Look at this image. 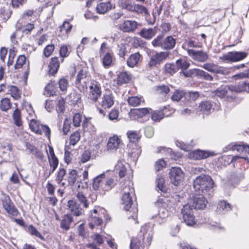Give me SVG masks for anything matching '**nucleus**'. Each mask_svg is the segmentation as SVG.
Segmentation results:
<instances>
[{
  "label": "nucleus",
  "mask_w": 249,
  "mask_h": 249,
  "mask_svg": "<svg viewBox=\"0 0 249 249\" xmlns=\"http://www.w3.org/2000/svg\"><path fill=\"white\" fill-rule=\"evenodd\" d=\"M73 219L70 214L65 215L61 222L60 227L65 230H68L70 229V225Z\"/></svg>",
  "instance_id": "29"
},
{
  "label": "nucleus",
  "mask_w": 249,
  "mask_h": 249,
  "mask_svg": "<svg viewBox=\"0 0 249 249\" xmlns=\"http://www.w3.org/2000/svg\"><path fill=\"white\" fill-rule=\"evenodd\" d=\"M176 143L178 147L185 151H190L192 147V146L189 144H186L182 142H179L178 141H176Z\"/></svg>",
  "instance_id": "62"
},
{
  "label": "nucleus",
  "mask_w": 249,
  "mask_h": 249,
  "mask_svg": "<svg viewBox=\"0 0 249 249\" xmlns=\"http://www.w3.org/2000/svg\"><path fill=\"white\" fill-rule=\"evenodd\" d=\"M102 62L105 68H108L112 63V56L109 53H106L103 57Z\"/></svg>",
  "instance_id": "44"
},
{
  "label": "nucleus",
  "mask_w": 249,
  "mask_h": 249,
  "mask_svg": "<svg viewBox=\"0 0 249 249\" xmlns=\"http://www.w3.org/2000/svg\"><path fill=\"white\" fill-rule=\"evenodd\" d=\"M112 7V4L110 1L100 2L97 5L96 10L98 13L104 14L111 10Z\"/></svg>",
  "instance_id": "17"
},
{
  "label": "nucleus",
  "mask_w": 249,
  "mask_h": 249,
  "mask_svg": "<svg viewBox=\"0 0 249 249\" xmlns=\"http://www.w3.org/2000/svg\"><path fill=\"white\" fill-rule=\"evenodd\" d=\"M127 135L129 141L132 142H137L140 138L139 132L137 131H129Z\"/></svg>",
  "instance_id": "46"
},
{
  "label": "nucleus",
  "mask_w": 249,
  "mask_h": 249,
  "mask_svg": "<svg viewBox=\"0 0 249 249\" xmlns=\"http://www.w3.org/2000/svg\"><path fill=\"white\" fill-rule=\"evenodd\" d=\"M66 174V171L64 168H59L55 179L56 182L59 184L60 183Z\"/></svg>",
  "instance_id": "60"
},
{
  "label": "nucleus",
  "mask_w": 249,
  "mask_h": 249,
  "mask_svg": "<svg viewBox=\"0 0 249 249\" xmlns=\"http://www.w3.org/2000/svg\"><path fill=\"white\" fill-rule=\"evenodd\" d=\"M82 116L80 113H76L73 117V124L74 126H79L82 121Z\"/></svg>",
  "instance_id": "64"
},
{
  "label": "nucleus",
  "mask_w": 249,
  "mask_h": 249,
  "mask_svg": "<svg viewBox=\"0 0 249 249\" xmlns=\"http://www.w3.org/2000/svg\"><path fill=\"white\" fill-rule=\"evenodd\" d=\"M140 25L134 20H127L124 21L121 25V29L124 32H132L135 31Z\"/></svg>",
  "instance_id": "14"
},
{
  "label": "nucleus",
  "mask_w": 249,
  "mask_h": 249,
  "mask_svg": "<svg viewBox=\"0 0 249 249\" xmlns=\"http://www.w3.org/2000/svg\"><path fill=\"white\" fill-rule=\"evenodd\" d=\"M77 177V175L76 170H71L70 171L67 177L69 185H73L76 180Z\"/></svg>",
  "instance_id": "41"
},
{
  "label": "nucleus",
  "mask_w": 249,
  "mask_h": 249,
  "mask_svg": "<svg viewBox=\"0 0 249 249\" xmlns=\"http://www.w3.org/2000/svg\"><path fill=\"white\" fill-rule=\"evenodd\" d=\"M214 185V182L211 176L201 175L196 177L194 180L193 186L198 194H205L211 191Z\"/></svg>",
  "instance_id": "3"
},
{
  "label": "nucleus",
  "mask_w": 249,
  "mask_h": 249,
  "mask_svg": "<svg viewBox=\"0 0 249 249\" xmlns=\"http://www.w3.org/2000/svg\"><path fill=\"white\" fill-rule=\"evenodd\" d=\"M249 55L246 52H230L220 57V59L232 62H238L243 60Z\"/></svg>",
  "instance_id": "5"
},
{
  "label": "nucleus",
  "mask_w": 249,
  "mask_h": 249,
  "mask_svg": "<svg viewBox=\"0 0 249 249\" xmlns=\"http://www.w3.org/2000/svg\"><path fill=\"white\" fill-rule=\"evenodd\" d=\"M236 92H249V83L246 81H242L234 87Z\"/></svg>",
  "instance_id": "40"
},
{
  "label": "nucleus",
  "mask_w": 249,
  "mask_h": 249,
  "mask_svg": "<svg viewBox=\"0 0 249 249\" xmlns=\"http://www.w3.org/2000/svg\"><path fill=\"white\" fill-rule=\"evenodd\" d=\"M185 91L176 90L171 96V100L173 101H179L182 98H184Z\"/></svg>",
  "instance_id": "55"
},
{
  "label": "nucleus",
  "mask_w": 249,
  "mask_h": 249,
  "mask_svg": "<svg viewBox=\"0 0 249 249\" xmlns=\"http://www.w3.org/2000/svg\"><path fill=\"white\" fill-rule=\"evenodd\" d=\"M144 100L142 97L132 96L127 99L128 104L132 107H137L143 103Z\"/></svg>",
  "instance_id": "32"
},
{
  "label": "nucleus",
  "mask_w": 249,
  "mask_h": 249,
  "mask_svg": "<svg viewBox=\"0 0 249 249\" xmlns=\"http://www.w3.org/2000/svg\"><path fill=\"white\" fill-rule=\"evenodd\" d=\"M114 98L112 93H106L103 95L100 104L104 108H109L114 104Z\"/></svg>",
  "instance_id": "13"
},
{
  "label": "nucleus",
  "mask_w": 249,
  "mask_h": 249,
  "mask_svg": "<svg viewBox=\"0 0 249 249\" xmlns=\"http://www.w3.org/2000/svg\"><path fill=\"white\" fill-rule=\"evenodd\" d=\"M158 153L164 154L167 156H169L171 159L176 160L179 156L173 153L172 149L164 146H160L157 148Z\"/></svg>",
  "instance_id": "20"
},
{
  "label": "nucleus",
  "mask_w": 249,
  "mask_h": 249,
  "mask_svg": "<svg viewBox=\"0 0 249 249\" xmlns=\"http://www.w3.org/2000/svg\"><path fill=\"white\" fill-rule=\"evenodd\" d=\"M155 90L157 93L161 94H166L170 91L169 87L165 85L158 86Z\"/></svg>",
  "instance_id": "56"
},
{
  "label": "nucleus",
  "mask_w": 249,
  "mask_h": 249,
  "mask_svg": "<svg viewBox=\"0 0 249 249\" xmlns=\"http://www.w3.org/2000/svg\"><path fill=\"white\" fill-rule=\"evenodd\" d=\"M131 79V75L125 71L120 72L117 77V84L121 85L128 83Z\"/></svg>",
  "instance_id": "28"
},
{
  "label": "nucleus",
  "mask_w": 249,
  "mask_h": 249,
  "mask_svg": "<svg viewBox=\"0 0 249 249\" xmlns=\"http://www.w3.org/2000/svg\"><path fill=\"white\" fill-rule=\"evenodd\" d=\"M120 142V140L118 136H114L110 138L107 144V149L110 150L117 149Z\"/></svg>",
  "instance_id": "23"
},
{
  "label": "nucleus",
  "mask_w": 249,
  "mask_h": 249,
  "mask_svg": "<svg viewBox=\"0 0 249 249\" xmlns=\"http://www.w3.org/2000/svg\"><path fill=\"white\" fill-rule=\"evenodd\" d=\"M59 62L56 57H53L49 65V72L53 75L55 74L59 68Z\"/></svg>",
  "instance_id": "18"
},
{
  "label": "nucleus",
  "mask_w": 249,
  "mask_h": 249,
  "mask_svg": "<svg viewBox=\"0 0 249 249\" xmlns=\"http://www.w3.org/2000/svg\"><path fill=\"white\" fill-rule=\"evenodd\" d=\"M226 148L228 150H236L238 152L245 151L249 154V145L247 144L229 145Z\"/></svg>",
  "instance_id": "22"
},
{
  "label": "nucleus",
  "mask_w": 249,
  "mask_h": 249,
  "mask_svg": "<svg viewBox=\"0 0 249 249\" xmlns=\"http://www.w3.org/2000/svg\"><path fill=\"white\" fill-rule=\"evenodd\" d=\"M120 6L122 9L129 11L134 12L135 11V4L130 0H121L120 2Z\"/></svg>",
  "instance_id": "31"
},
{
  "label": "nucleus",
  "mask_w": 249,
  "mask_h": 249,
  "mask_svg": "<svg viewBox=\"0 0 249 249\" xmlns=\"http://www.w3.org/2000/svg\"><path fill=\"white\" fill-rule=\"evenodd\" d=\"M173 112V109L170 110L169 106H165L162 109L153 111L151 114V119L154 121L159 122L164 117L169 116Z\"/></svg>",
  "instance_id": "8"
},
{
  "label": "nucleus",
  "mask_w": 249,
  "mask_h": 249,
  "mask_svg": "<svg viewBox=\"0 0 249 249\" xmlns=\"http://www.w3.org/2000/svg\"><path fill=\"white\" fill-rule=\"evenodd\" d=\"M2 205L4 209L9 214L13 216H17L18 211L12 202L9 196L6 197L2 201Z\"/></svg>",
  "instance_id": "11"
},
{
  "label": "nucleus",
  "mask_w": 249,
  "mask_h": 249,
  "mask_svg": "<svg viewBox=\"0 0 249 249\" xmlns=\"http://www.w3.org/2000/svg\"><path fill=\"white\" fill-rule=\"evenodd\" d=\"M123 192L122 198V204L124 205V209L125 211H130L133 204L131 195L134 193V189L131 185H129L128 188L125 187L124 189Z\"/></svg>",
  "instance_id": "6"
},
{
  "label": "nucleus",
  "mask_w": 249,
  "mask_h": 249,
  "mask_svg": "<svg viewBox=\"0 0 249 249\" xmlns=\"http://www.w3.org/2000/svg\"><path fill=\"white\" fill-rule=\"evenodd\" d=\"M69 210L75 216H78L82 214L83 210L79 205L74 200H70L68 202Z\"/></svg>",
  "instance_id": "15"
},
{
  "label": "nucleus",
  "mask_w": 249,
  "mask_h": 249,
  "mask_svg": "<svg viewBox=\"0 0 249 249\" xmlns=\"http://www.w3.org/2000/svg\"><path fill=\"white\" fill-rule=\"evenodd\" d=\"M104 178L103 183L101 184L102 191L106 192L111 190L116 184L115 181L111 178Z\"/></svg>",
  "instance_id": "25"
},
{
  "label": "nucleus",
  "mask_w": 249,
  "mask_h": 249,
  "mask_svg": "<svg viewBox=\"0 0 249 249\" xmlns=\"http://www.w3.org/2000/svg\"><path fill=\"white\" fill-rule=\"evenodd\" d=\"M80 134L78 131L73 133L70 137V144L73 146L75 145L80 139Z\"/></svg>",
  "instance_id": "53"
},
{
  "label": "nucleus",
  "mask_w": 249,
  "mask_h": 249,
  "mask_svg": "<svg viewBox=\"0 0 249 249\" xmlns=\"http://www.w3.org/2000/svg\"><path fill=\"white\" fill-rule=\"evenodd\" d=\"M156 183L157 184V187L159 190L164 193H166L167 192V189L164 185V179L161 176H158L156 180Z\"/></svg>",
  "instance_id": "39"
},
{
  "label": "nucleus",
  "mask_w": 249,
  "mask_h": 249,
  "mask_svg": "<svg viewBox=\"0 0 249 249\" xmlns=\"http://www.w3.org/2000/svg\"><path fill=\"white\" fill-rule=\"evenodd\" d=\"M176 66L178 70L181 69L184 70L189 67L190 63L185 60L178 59L176 61Z\"/></svg>",
  "instance_id": "54"
},
{
  "label": "nucleus",
  "mask_w": 249,
  "mask_h": 249,
  "mask_svg": "<svg viewBox=\"0 0 249 249\" xmlns=\"http://www.w3.org/2000/svg\"><path fill=\"white\" fill-rule=\"evenodd\" d=\"M126 44L121 43L118 46V54L120 57L124 58L127 53Z\"/></svg>",
  "instance_id": "49"
},
{
  "label": "nucleus",
  "mask_w": 249,
  "mask_h": 249,
  "mask_svg": "<svg viewBox=\"0 0 249 249\" xmlns=\"http://www.w3.org/2000/svg\"><path fill=\"white\" fill-rule=\"evenodd\" d=\"M105 177V174H101L99 176L95 178L92 183V187L94 190L102 191L101 184L103 183L104 178Z\"/></svg>",
  "instance_id": "27"
},
{
  "label": "nucleus",
  "mask_w": 249,
  "mask_h": 249,
  "mask_svg": "<svg viewBox=\"0 0 249 249\" xmlns=\"http://www.w3.org/2000/svg\"><path fill=\"white\" fill-rule=\"evenodd\" d=\"M11 107V103L9 99L3 98L0 101V107L2 111H7Z\"/></svg>",
  "instance_id": "43"
},
{
  "label": "nucleus",
  "mask_w": 249,
  "mask_h": 249,
  "mask_svg": "<svg viewBox=\"0 0 249 249\" xmlns=\"http://www.w3.org/2000/svg\"><path fill=\"white\" fill-rule=\"evenodd\" d=\"M77 197L80 204L83 205L84 208H88L89 202L82 192H78L77 195Z\"/></svg>",
  "instance_id": "48"
},
{
  "label": "nucleus",
  "mask_w": 249,
  "mask_h": 249,
  "mask_svg": "<svg viewBox=\"0 0 249 249\" xmlns=\"http://www.w3.org/2000/svg\"><path fill=\"white\" fill-rule=\"evenodd\" d=\"M152 45L155 47H160L163 49V35L158 36L152 41Z\"/></svg>",
  "instance_id": "42"
},
{
  "label": "nucleus",
  "mask_w": 249,
  "mask_h": 249,
  "mask_svg": "<svg viewBox=\"0 0 249 249\" xmlns=\"http://www.w3.org/2000/svg\"><path fill=\"white\" fill-rule=\"evenodd\" d=\"M197 46V43L192 40H186L185 42L182 44V48L187 51L189 50L188 48H196Z\"/></svg>",
  "instance_id": "58"
},
{
  "label": "nucleus",
  "mask_w": 249,
  "mask_h": 249,
  "mask_svg": "<svg viewBox=\"0 0 249 249\" xmlns=\"http://www.w3.org/2000/svg\"><path fill=\"white\" fill-rule=\"evenodd\" d=\"M86 72L83 70H81L77 75L76 84H81L82 83V81L84 80L86 78Z\"/></svg>",
  "instance_id": "63"
},
{
  "label": "nucleus",
  "mask_w": 249,
  "mask_h": 249,
  "mask_svg": "<svg viewBox=\"0 0 249 249\" xmlns=\"http://www.w3.org/2000/svg\"><path fill=\"white\" fill-rule=\"evenodd\" d=\"M230 89V88L228 86L222 85L215 90L214 93L218 97L223 98L227 94Z\"/></svg>",
  "instance_id": "38"
},
{
  "label": "nucleus",
  "mask_w": 249,
  "mask_h": 249,
  "mask_svg": "<svg viewBox=\"0 0 249 249\" xmlns=\"http://www.w3.org/2000/svg\"><path fill=\"white\" fill-rule=\"evenodd\" d=\"M71 25L69 21L66 20L63 22V24L60 26V31L61 32H65L66 33H69L72 28Z\"/></svg>",
  "instance_id": "57"
},
{
  "label": "nucleus",
  "mask_w": 249,
  "mask_h": 249,
  "mask_svg": "<svg viewBox=\"0 0 249 249\" xmlns=\"http://www.w3.org/2000/svg\"><path fill=\"white\" fill-rule=\"evenodd\" d=\"M17 28L19 30H21L23 34H28L34 28V25L29 23L23 27H17Z\"/></svg>",
  "instance_id": "61"
},
{
  "label": "nucleus",
  "mask_w": 249,
  "mask_h": 249,
  "mask_svg": "<svg viewBox=\"0 0 249 249\" xmlns=\"http://www.w3.org/2000/svg\"><path fill=\"white\" fill-rule=\"evenodd\" d=\"M231 209V205L227 201L223 200L220 201L217 207V212L219 213H222L224 212H228Z\"/></svg>",
  "instance_id": "37"
},
{
  "label": "nucleus",
  "mask_w": 249,
  "mask_h": 249,
  "mask_svg": "<svg viewBox=\"0 0 249 249\" xmlns=\"http://www.w3.org/2000/svg\"><path fill=\"white\" fill-rule=\"evenodd\" d=\"M169 178L174 185H179L183 180L184 174L179 167H172L169 173Z\"/></svg>",
  "instance_id": "7"
},
{
  "label": "nucleus",
  "mask_w": 249,
  "mask_h": 249,
  "mask_svg": "<svg viewBox=\"0 0 249 249\" xmlns=\"http://www.w3.org/2000/svg\"><path fill=\"white\" fill-rule=\"evenodd\" d=\"M48 160L51 169L48 173H45L46 178L49 177L50 175L54 172L57 168L59 163V161L57 157L50 158V157L48 156Z\"/></svg>",
  "instance_id": "24"
},
{
  "label": "nucleus",
  "mask_w": 249,
  "mask_h": 249,
  "mask_svg": "<svg viewBox=\"0 0 249 249\" xmlns=\"http://www.w3.org/2000/svg\"><path fill=\"white\" fill-rule=\"evenodd\" d=\"M176 39L172 36H168L165 38H163V49L169 50L173 49L176 45Z\"/></svg>",
  "instance_id": "21"
},
{
  "label": "nucleus",
  "mask_w": 249,
  "mask_h": 249,
  "mask_svg": "<svg viewBox=\"0 0 249 249\" xmlns=\"http://www.w3.org/2000/svg\"><path fill=\"white\" fill-rule=\"evenodd\" d=\"M204 69L212 73H220L225 74L226 70L218 66V65L211 63H207L201 66Z\"/></svg>",
  "instance_id": "12"
},
{
  "label": "nucleus",
  "mask_w": 249,
  "mask_h": 249,
  "mask_svg": "<svg viewBox=\"0 0 249 249\" xmlns=\"http://www.w3.org/2000/svg\"><path fill=\"white\" fill-rule=\"evenodd\" d=\"M212 107L211 103L209 101H205L200 104L198 110L203 114L208 115L211 112Z\"/></svg>",
  "instance_id": "19"
},
{
  "label": "nucleus",
  "mask_w": 249,
  "mask_h": 249,
  "mask_svg": "<svg viewBox=\"0 0 249 249\" xmlns=\"http://www.w3.org/2000/svg\"><path fill=\"white\" fill-rule=\"evenodd\" d=\"M213 153L207 151H202L197 150L192 152L190 156L195 160H201L209 157L210 156H213Z\"/></svg>",
  "instance_id": "16"
},
{
  "label": "nucleus",
  "mask_w": 249,
  "mask_h": 249,
  "mask_svg": "<svg viewBox=\"0 0 249 249\" xmlns=\"http://www.w3.org/2000/svg\"><path fill=\"white\" fill-rule=\"evenodd\" d=\"M155 29L153 28H143L140 32V35L147 39H150L156 35Z\"/></svg>",
  "instance_id": "26"
},
{
  "label": "nucleus",
  "mask_w": 249,
  "mask_h": 249,
  "mask_svg": "<svg viewBox=\"0 0 249 249\" xmlns=\"http://www.w3.org/2000/svg\"><path fill=\"white\" fill-rule=\"evenodd\" d=\"M133 46L134 48H144L146 46V42L140 38L135 37L133 39Z\"/></svg>",
  "instance_id": "52"
},
{
  "label": "nucleus",
  "mask_w": 249,
  "mask_h": 249,
  "mask_svg": "<svg viewBox=\"0 0 249 249\" xmlns=\"http://www.w3.org/2000/svg\"><path fill=\"white\" fill-rule=\"evenodd\" d=\"M58 85L60 90L61 91L65 92L69 86V81L67 79L62 78L58 81Z\"/></svg>",
  "instance_id": "51"
},
{
  "label": "nucleus",
  "mask_w": 249,
  "mask_h": 249,
  "mask_svg": "<svg viewBox=\"0 0 249 249\" xmlns=\"http://www.w3.org/2000/svg\"><path fill=\"white\" fill-rule=\"evenodd\" d=\"M86 86V88L88 89V98L92 102H96L102 95L100 83L96 80H91L88 87Z\"/></svg>",
  "instance_id": "4"
},
{
  "label": "nucleus",
  "mask_w": 249,
  "mask_h": 249,
  "mask_svg": "<svg viewBox=\"0 0 249 249\" xmlns=\"http://www.w3.org/2000/svg\"><path fill=\"white\" fill-rule=\"evenodd\" d=\"M199 96L198 92H185L184 98L189 102L195 101Z\"/></svg>",
  "instance_id": "47"
},
{
  "label": "nucleus",
  "mask_w": 249,
  "mask_h": 249,
  "mask_svg": "<svg viewBox=\"0 0 249 249\" xmlns=\"http://www.w3.org/2000/svg\"><path fill=\"white\" fill-rule=\"evenodd\" d=\"M26 60V58L24 55H21L19 56L15 65V68L18 69L21 68L25 63Z\"/></svg>",
  "instance_id": "59"
},
{
  "label": "nucleus",
  "mask_w": 249,
  "mask_h": 249,
  "mask_svg": "<svg viewBox=\"0 0 249 249\" xmlns=\"http://www.w3.org/2000/svg\"><path fill=\"white\" fill-rule=\"evenodd\" d=\"M165 71L169 73L170 75H173L178 71L176 65L171 63H168L164 66Z\"/></svg>",
  "instance_id": "50"
},
{
  "label": "nucleus",
  "mask_w": 249,
  "mask_h": 249,
  "mask_svg": "<svg viewBox=\"0 0 249 249\" xmlns=\"http://www.w3.org/2000/svg\"><path fill=\"white\" fill-rule=\"evenodd\" d=\"M13 119L14 120V124L20 127L22 125V121L21 120V115L20 110L17 108L12 114Z\"/></svg>",
  "instance_id": "34"
},
{
  "label": "nucleus",
  "mask_w": 249,
  "mask_h": 249,
  "mask_svg": "<svg viewBox=\"0 0 249 249\" xmlns=\"http://www.w3.org/2000/svg\"><path fill=\"white\" fill-rule=\"evenodd\" d=\"M57 90L56 84L54 81H51L45 88V94L49 96H53Z\"/></svg>",
  "instance_id": "33"
},
{
  "label": "nucleus",
  "mask_w": 249,
  "mask_h": 249,
  "mask_svg": "<svg viewBox=\"0 0 249 249\" xmlns=\"http://www.w3.org/2000/svg\"><path fill=\"white\" fill-rule=\"evenodd\" d=\"M41 124L40 123L35 120H31L29 123V126L33 131L35 132L36 134H40V126Z\"/></svg>",
  "instance_id": "45"
},
{
  "label": "nucleus",
  "mask_w": 249,
  "mask_h": 249,
  "mask_svg": "<svg viewBox=\"0 0 249 249\" xmlns=\"http://www.w3.org/2000/svg\"><path fill=\"white\" fill-rule=\"evenodd\" d=\"M187 53L192 59L198 62H205L209 58L208 54L202 51L187 50Z\"/></svg>",
  "instance_id": "10"
},
{
  "label": "nucleus",
  "mask_w": 249,
  "mask_h": 249,
  "mask_svg": "<svg viewBox=\"0 0 249 249\" xmlns=\"http://www.w3.org/2000/svg\"><path fill=\"white\" fill-rule=\"evenodd\" d=\"M153 232L151 228L147 225L142 227L138 235V238L134 237L131 240L130 249H144L142 245L144 243L150 246L152 239Z\"/></svg>",
  "instance_id": "2"
},
{
  "label": "nucleus",
  "mask_w": 249,
  "mask_h": 249,
  "mask_svg": "<svg viewBox=\"0 0 249 249\" xmlns=\"http://www.w3.org/2000/svg\"><path fill=\"white\" fill-rule=\"evenodd\" d=\"M150 108H136L133 110H131L132 113L136 115L138 118H142L146 116L150 113Z\"/></svg>",
  "instance_id": "36"
},
{
  "label": "nucleus",
  "mask_w": 249,
  "mask_h": 249,
  "mask_svg": "<svg viewBox=\"0 0 249 249\" xmlns=\"http://www.w3.org/2000/svg\"><path fill=\"white\" fill-rule=\"evenodd\" d=\"M140 56L141 55L139 53L130 55L127 60V65L131 68L134 67L139 61Z\"/></svg>",
  "instance_id": "30"
},
{
  "label": "nucleus",
  "mask_w": 249,
  "mask_h": 249,
  "mask_svg": "<svg viewBox=\"0 0 249 249\" xmlns=\"http://www.w3.org/2000/svg\"><path fill=\"white\" fill-rule=\"evenodd\" d=\"M169 54L170 53L168 52H161L152 56L148 63L149 67H152L160 64L162 61L168 57Z\"/></svg>",
  "instance_id": "9"
},
{
  "label": "nucleus",
  "mask_w": 249,
  "mask_h": 249,
  "mask_svg": "<svg viewBox=\"0 0 249 249\" xmlns=\"http://www.w3.org/2000/svg\"><path fill=\"white\" fill-rule=\"evenodd\" d=\"M207 201L202 196H195L191 205H185L181 209L183 219L187 225L191 226L196 223L195 217L191 207L195 209H203L206 206Z\"/></svg>",
  "instance_id": "1"
},
{
  "label": "nucleus",
  "mask_w": 249,
  "mask_h": 249,
  "mask_svg": "<svg viewBox=\"0 0 249 249\" xmlns=\"http://www.w3.org/2000/svg\"><path fill=\"white\" fill-rule=\"evenodd\" d=\"M8 91L11 96L15 100H18L21 97V91L15 86H8Z\"/></svg>",
  "instance_id": "35"
}]
</instances>
